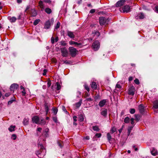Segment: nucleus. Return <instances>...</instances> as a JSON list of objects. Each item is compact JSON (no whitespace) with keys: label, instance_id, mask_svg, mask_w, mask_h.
Instances as JSON below:
<instances>
[{"label":"nucleus","instance_id":"nucleus-1","mask_svg":"<svg viewBox=\"0 0 158 158\" xmlns=\"http://www.w3.org/2000/svg\"><path fill=\"white\" fill-rule=\"evenodd\" d=\"M39 145H40V150L35 152V154L40 158H41L45 154L46 150L43 145L39 143Z\"/></svg>","mask_w":158,"mask_h":158},{"label":"nucleus","instance_id":"nucleus-2","mask_svg":"<svg viewBox=\"0 0 158 158\" xmlns=\"http://www.w3.org/2000/svg\"><path fill=\"white\" fill-rule=\"evenodd\" d=\"M99 20V23L101 26L104 25L105 24H108L109 21L108 19H106L104 17H100Z\"/></svg>","mask_w":158,"mask_h":158},{"label":"nucleus","instance_id":"nucleus-3","mask_svg":"<svg viewBox=\"0 0 158 158\" xmlns=\"http://www.w3.org/2000/svg\"><path fill=\"white\" fill-rule=\"evenodd\" d=\"M53 22L54 19L52 18L46 21L44 25V28L47 29H49L51 25L53 24Z\"/></svg>","mask_w":158,"mask_h":158},{"label":"nucleus","instance_id":"nucleus-4","mask_svg":"<svg viewBox=\"0 0 158 158\" xmlns=\"http://www.w3.org/2000/svg\"><path fill=\"white\" fill-rule=\"evenodd\" d=\"M44 2L50 4L51 3L52 1L51 0H44L43 1L41 0L39 2V6L42 9V10L43 9H44L45 8Z\"/></svg>","mask_w":158,"mask_h":158},{"label":"nucleus","instance_id":"nucleus-5","mask_svg":"<svg viewBox=\"0 0 158 158\" xmlns=\"http://www.w3.org/2000/svg\"><path fill=\"white\" fill-rule=\"evenodd\" d=\"M69 51L70 54L72 57H74L77 54V52L78 51L76 49L73 47H70L69 48Z\"/></svg>","mask_w":158,"mask_h":158},{"label":"nucleus","instance_id":"nucleus-6","mask_svg":"<svg viewBox=\"0 0 158 158\" xmlns=\"http://www.w3.org/2000/svg\"><path fill=\"white\" fill-rule=\"evenodd\" d=\"M135 88L132 85L129 88L127 94L129 95L133 96L135 94Z\"/></svg>","mask_w":158,"mask_h":158},{"label":"nucleus","instance_id":"nucleus-7","mask_svg":"<svg viewBox=\"0 0 158 158\" xmlns=\"http://www.w3.org/2000/svg\"><path fill=\"white\" fill-rule=\"evenodd\" d=\"M92 46L94 50H97L99 47V42L98 40L95 41L93 44Z\"/></svg>","mask_w":158,"mask_h":158},{"label":"nucleus","instance_id":"nucleus-8","mask_svg":"<svg viewBox=\"0 0 158 158\" xmlns=\"http://www.w3.org/2000/svg\"><path fill=\"white\" fill-rule=\"evenodd\" d=\"M51 104L47 102H45L44 104V110L46 112V115L47 114L49 111V108L50 107Z\"/></svg>","mask_w":158,"mask_h":158},{"label":"nucleus","instance_id":"nucleus-9","mask_svg":"<svg viewBox=\"0 0 158 158\" xmlns=\"http://www.w3.org/2000/svg\"><path fill=\"white\" fill-rule=\"evenodd\" d=\"M138 109L139 110V113L143 114L144 112V107L143 104H141L138 106Z\"/></svg>","mask_w":158,"mask_h":158},{"label":"nucleus","instance_id":"nucleus-10","mask_svg":"<svg viewBox=\"0 0 158 158\" xmlns=\"http://www.w3.org/2000/svg\"><path fill=\"white\" fill-rule=\"evenodd\" d=\"M61 52L62 56L64 57L67 56L68 53L67 49L65 48L61 49Z\"/></svg>","mask_w":158,"mask_h":158},{"label":"nucleus","instance_id":"nucleus-11","mask_svg":"<svg viewBox=\"0 0 158 158\" xmlns=\"http://www.w3.org/2000/svg\"><path fill=\"white\" fill-rule=\"evenodd\" d=\"M19 87L18 84L14 83L12 84L10 87V90L11 91H13L17 89Z\"/></svg>","mask_w":158,"mask_h":158},{"label":"nucleus","instance_id":"nucleus-12","mask_svg":"<svg viewBox=\"0 0 158 158\" xmlns=\"http://www.w3.org/2000/svg\"><path fill=\"white\" fill-rule=\"evenodd\" d=\"M122 10L123 12L127 13L130 11V7L128 5H126L123 7Z\"/></svg>","mask_w":158,"mask_h":158},{"label":"nucleus","instance_id":"nucleus-13","mask_svg":"<svg viewBox=\"0 0 158 158\" xmlns=\"http://www.w3.org/2000/svg\"><path fill=\"white\" fill-rule=\"evenodd\" d=\"M67 32L68 36L70 38H74L75 37V33L74 32L69 31H67Z\"/></svg>","mask_w":158,"mask_h":158},{"label":"nucleus","instance_id":"nucleus-14","mask_svg":"<svg viewBox=\"0 0 158 158\" xmlns=\"http://www.w3.org/2000/svg\"><path fill=\"white\" fill-rule=\"evenodd\" d=\"M125 0H121L118 1L116 4V6L117 7H119L123 5L125 2Z\"/></svg>","mask_w":158,"mask_h":158},{"label":"nucleus","instance_id":"nucleus-15","mask_svg":"<svg viewBox=\"0 0 158 158\" xmlns=\"http://www.w3.org/2000/svg\"><path fill=\"white\" fill-rule=\"evenodd\" d=\"M69 44L71 45H75V46L79 47L82 45V44L81 43H78L77 42L70 41L69 42Z\"/></svg>","mask_w":158,"mask_h":158},{"label":"nucleus","instance_id":"nucleus-16","mask_svg":"<svg viewBox=\"0 0 158 158\" xmlns=\"http://www.w3.org/2000/svg\"><path fill=\"white\" fill-rule=\"evenodd\" d=\"M32 121L34 123H35L36 124H39L40 119L38 117L35 116L32 118Z\"/></svg>","mask_w":158,"mask_h":158},{"label":"nucleus","instance_id":"nucleus-17","mask_svg":"<svg viewBox=\"0 0 158 158\" xmlns=\"http://www.w3.org/2000/svg\"><path fill=\"white\" fill-rule=\"evenodd\" d=\"M144 17L145 16L143 13L141 12L137 16H136L135 17V18L136 19H137L138 18L141 19L144 18Z\"/></svg>","mask_w":158,"mask_h":158},{"label":"nucleus","instance_id":"nucleus-18","mask_svg":"<svg viewBox=\"0 0 158 158\" xmlns=\"http://www.w3.org/2000/svg\"><path fill=\"white\" fill-rule=\"evenodd\" d=\"M106 99H103L100 101L99 104L98 105L100 107H103L106 104Z\"/></svg>","mask_w":158,"mask_h":158},{"label":"nucleus","instance_id":"nucleus-19","mask_svg":"<svg viewBox=\"0 0 158 158\" xmlns=\"http://www.w3.org/2000/svg\"><path fill=\"white\" fill-rule=\"evenodd\" d=\"M101 114L105 117H106L107 115V110L106 109H105L102 110L101 112Z\"/></svg>","mask_w":158,"mask_h":158},{"label":"nucleus","instance_id":"nucleus-20","mask_svg":"<svg viewBox=\"0 0 158 158\" xmlns=\"http://www.w3.org/2000/svg\"><path fill=\"white\" fill-rule=\"evenodd\" d=\"M30 13L31 16L33 17L36 16L37 15V12L35 9H31Z\"/></svg>","mask_w":158,"mask_h":158},{"label":"nucleus","instance_id":"nucleus-21","mask_svg":"<svg viewBox=\"0 0 158 158\" xmlns=\"http://www.w3.org/2000/svg\"><path fill=\"white\" fill-rule=\"evenodd\" d=\"M91 88L94 89H96L97 88V85L95 82H92L90 84Z\"/></svg>","mask_w":158,"mask_h":158},{"label":"nucleus","instance_id":"nucleus-22","mask_svg":"<svg viewBox=\"0 0 158 158\" xmlns=\"http://www.w3.org/2000/svg\"><path fill=\"white\" fill-rule=\"evenodd\" d=\"M8 19L11 23L15 22L17 19L15 17H8Z\"/></svg>","mask_w":158,"mask_h":158},{"label":"nucleus","instance_id":"nucleus-23","mask_svg":"<svg viewBox=\"0 0 158 158\" xmlns=\"http://www.w3.org/2000/svg\"><path fill=\"white\" fill-rule=\"evenodd\" d=\"M135 118V120L137 122H138L141 117V115L138 114H135L134 115Z\"/></svg>","mask_w":158,"mask_h":158},{"label":"nucleus","instance_id":"nucleus-24","mask_svg":"<svg viewBox=\"0 0 158 158\" xmlns=\"http://www.w3.org/2000/svg\"><path fill=\"white\" fill-rule=\"evenodd\" d=\"M44 10L45 12L47 14H49L52 12V10L49 7H46Z\"/></svg>","mask_w":158,"mask_h":158},{"label":"nucleus","instance_id":"nucleus-25","mask_svg":"<svg viewBox=\"0 0 158 158\" xmlns=\"http://www.w3.org/2000/svg\"><path fill=\"white\" fill-rule=\"evenodd\" d=\"M153 107L155 109L158 108V100H156L154 101L153 102Z\"/></svg>","mask_w":158,"mask_h":158},{"label":"nucleus","instance_id":"nucleus-26","mask_svg":"<svg viewBox=\"0 0 158 158\" xmlns=\"http://www.w3.org/2000/svg\"><path fill=\"white\" fill-rule=\"evenodd\" d=\"M29 123V120L28 118H25L23 119V123L24 125H27Z\"/></svg>","mask_w":158,"mask_h":158},{"label":"nucleus","instance_id":"nucleus-27","mask_svg":"<svg viewBox=\"0 0 158 158\" xmlns=\"http://www.w3.org/2000/svg\"><path fill=\"white\" fill-rule=\"evenodd\" d=\"M84 117L83 115L80 114L78 116V120L80 122H82L84 120Z\"/></svg>","mask_w":158,"mask_h":158},{"label":"nucleus","instance_id":"nucleus-28","mask_svg":"<svg viewBox=\"0 0 158 158\" xmlns=\"http://www.w3.org/2000/svg\"><path fill=\"white\" fill-rule=\"evenodd\" d=\"M118 83L119 82H118L116 85L115 86L116 89L115 90H114V92H116V90H117V91L118 90H117V89H120L122 88V86L118 84Z\"/></svg>","mask_w":158,"mask_h":158},{"label":"nucleus","instance_id":"nucleus-29","mask_svg":"<svg viewBox=\"0 0 158 158\" xmlns=\"http://www.w3.org/2000/svg\"><path fill=\"white\" fill-rule=\"evenodd\" d=\"M82 103V100H80V101L75 104L77 108H78L80 106Z\"/></svg>","mask_w":158,"mask_h":158},{"label":"nucleus","instance_id":"nucleus-30","mask_svg":"<svg viewBox=\"0 0 158 158\" xmlns=\"http://www.w3.org/2000/svg\"><path fill=\"white\" fill-rule=\"evenodd\" d=\"M107 138L109 142L110 143V141L111 140V139H112L111 137V136L110 133H107Z\"/></svg>","mask_w":158,"mask_h":158},{"label":"nucleus","instance_id":"nucleus-31","mask_svg":"<svg viewBox=\"0 0 158 158\" xmlns=\"http://www.w3.org/2000/svg\"><path fill=\"white\" fill-rule=\"evenodd\" d=\"M92 128L94 131H98L100 130L97 126H93Z\"/></svg>","mask_w":158,"mask_h":158},{"label":"nucleus","instance_id":"nucleus-32","mask_svg":"<svg viewBox=\"0 0 158 158\" xmlns=\"http://www.w3.org/2000/svg\"><path fill=\"white\" fill-rule=\"evenodd\" d=\"M130 118H129L128 117H127L125 118L124 119V122L125 123H129L130 122Z\"/></svg>","mask_w":158,"mask_h":158},{"label":"nucleus","instance_id":"nucleus-33","mask_svg":"<svg viewBox=\"0 0 158 158\" xmlns=\"http://www.w3.org/2000/svg\"><path fill=\"white\" fill-rule=\"evenodd\" d=\"M15 127V126H11L9 128L8 130L12 132L14 131V129Z\"/></svg>","mask_w":158,"mask_h":158},{"label":"nucleus","instance_id":"nucleus-34","mask_svg":"<svg viewBox=\"0 0 158 158\" xmlns=\"http://www.w3.org/2000/svg\"><path fill=\"white\" fill-rule=\"evenodd\" d=\"M57 87H56V90H59L61 88V86L60 85V83L58 82H57L56 83Z\"/></svg>","mask_w":158,"mask_h":158},{"label":"nucleus","instance_id":"nucleus-35","mask_svg":"<svg viewBox=\"0 0 158 158\" xmlns=\"http://www.w3.org/2000/svg\"><path fill=\"white\" fill-rule=\"evenodd\" d=\"M116 131V129L114 127H112L111 130L110 131L112 134H113L114 132H115Z\"/></svg>","mask_w":158,"mask_h":158},{"label":"nucleus","instance_id":"nucleus-36","mask_svg":"<svg viewBox=\"0 0 158 158\" xmlns=\"http://www.w3.org/2000/svg\"><path fill=\"white\" fill-rule=\"evenodd\" d=\"M15 101V98L14 97H13L12 98H11V100H10L8 102V105H10L13 102Z\"/></svg>","mask_w":158,"mask_h":158},{"label":"nucleus","instance_id":"nucleus-37","mask_svg":"<svg viewBox=\"0 0 158 158\" xmlns=\"http://www.w3.org/2000/svg\"><path fill=\"white\" fill-rule=\"evenodd\" d=\"M151 152L152 155L155 156L157 154V151L155 150L152 151Z\"/></svg>","mask_w":158,"mask_h":158},{"label":"nucleus","instance_id":"nucleus-38","mask_svg":"<svg viewBox=\"0 0 158 158\" xmlns=\"http://www.w3.org/2000/svg\"><path fill=\"white\" fill-rule=\"evenodd\" d=\"M84 87L85 89L88 92H89V86L88 85H87L86 84H85L84 85Z\"/></svg>","mask_w":158,"mask_h":158},{"label":"nucleus","instance_id":"nucleus-39","mask_svg":"<svg viewBox=\"0 0 158 158\" xmlns=\"http://www.w3.org/2000/svg\"><path fill=\"white\" fill-rule=\"evenodd\" d=\"M52 110L53 111V113H54V115H56L57 114L58 112L57 109L56 108H52Z\"/></svg>","mask_w":158,"mask_h":158},{"label":"nucleus","instance_id":"nucleus-40","mask_svg":"<svg viewBox=\"0 0 158 158\" xmlns=\"http://www.w3.org/2000/svg\"><path fill=\"white\" fill-rule=\"evenodd\" d=\"M131 114H134L135 113V109H130L129 110Z\"/></svg>","mask_w":158,"mask_h":158},{"label":"nucleus","instance_id":"nucleus-41","mask_svg":"<svg viewBox=\"0 0 158 158\" xmlns=\"http://www.w3.org/2000/svg\"><path fill=\"white\" fill-rule=\"evenodd\" d=\"M57 144L58 146L61 148L63 147V143L62 141H59L57 142Z\"/></svg>","mask_w":158,"mask_h":158},{"label":"nucleus","instance_id":"nucleus-42","mask_svg":"<svg viewBox=\"0 0 158 158\" xmlns=\"http://www.w3.org/2000/svg\"><path fill=\"white\" fill-rule=\"evenodd\" d=\"M60 23L59 22H58L56 26H55V29H57L60 27Z\"/></svg>","mask_w":158,"mask_h":158},{"label":"nucleus","instance_id":"nucleus-43","mask_svg":"<svg viewBox=\"0 0 158 158\" xmlns=\"http://www.w3.org/2000/svg\"><path fill=\"white\" fill-rule=\"evenodd\" d=\"M45 123V121L44 119H42L40 121H39V124L44 125Z\"/></svg>","mask_w":158,"mask_h":158},{"label":"nucleus","instance_id":"nucleus-44","mask_svg":"<svg viewBox=\"0 0 158 158\" xmlns=\"http://www.w3.org/2000/svg\"><path fill=\"white\" fill-rule=\"evenodd\" d=\"M40 19H36V20H35L33 23V24L35 25H37L40 22Z\"/></svg>","mask_w":158,"mask_h":158},{"label":"nucleus","instance_id":"nucleus-45","mask_svg":"<svg viewBox=\"0 0 158 158\" xmlns=\"http://www.w3.org/2000/svg\"><path fill=\"white\" fill-rule=\"evenodd\" d=\"M95 32H93V33L96 35L97 37H98L100 35V33L98 31H95Z\"/></svg>","mask_w":158,"mask_h":158},{"label":"nucleus","instance_id":"nucleus-46","mask_svg":"<svg viewBox=\"0 0 158 158\" xmlns=\"http://www.w3.org/2000/svg\"><path fill=\"white\" fill-rule=\"evenodd\" d=\"M17 137V136L15 134H13L12 135L11 138L13 140H15Z\"/></svg>","mask_w":158,"mask_h":158},{"label":"nucleus","instance_id":"nucleus-47","mask_svg":"<svg viewBox=\"0 0 158 158\" xmlns=\"http://www.w3.org/2000/svg\"><path fill=\"white\" fill-rule=\"evenodd\" d=\"M52 119L55 123H57V119L56 116L52 117Z\"/></svg>","mask_w":158,"mask_h":158},{"label":"nucleus","instance_id":"nucleus-48","mask_svg":"<svg viewBox=\"0 0 158 158\" xmlns=\"http://www.w3.org/2000/svg\"><path fill=\"white\" fill-rule=\"evenodd\" d=\"M134 82L135 84L137 85H139V81L138 79H136L134 80Z\"/></svg>","mask_w":158,"mask_h":158},{"label":"nucleus","instance_id":"nucleus-49","mask_svg":"<svg viewBox=\"0 0 158 158\" xmlns=\"http://www.w3.org/2000/svg\"><path fill=\"white\" fill-rule=\"evenodd\" d=\"M101 135L102 134L100 133H96L95 135V137L99 138L101 137Z\"/></svg>","mask_w":158,"mask_h":158},{"label":"nucleus","instance_id":"nucleus-50","mask_svg":"<svg viewBox=\"0 0 158 158\" xmlns=\"http://www.w3.org/2000/svg\"><path fill=\"white\" fill-rule=\"evenodd\" d=\"M30 8V5L27 6L25 10V12H27V11Z\"/></svg>","mask_w":158,"mask_h":158},{"label":"nucleus","instance_id":"nucleus-51","mask_svg":"<svg viewBox=\"0 0 158 158\" xmlns=\"http://www.w3.org/2000/svg\"><path fill=\"white\" fill-rule=\"evenodd\" d=\"M55 39L52 36L51 38V42L52 44H53L54 43Z\"/></svg>","mask_w":158,"mask_h":158},{"label":"nucleus","instance_id":"nucleus-52","mask_svg":"<svg viewBox=\"0 0 158 158\" xmlns=\"http://www.w3.org/2000/svg\"><path fill=\"white\" fill-rule=\"evenodd\" d=\"M134 120L133 118H131V123L132 125H134Z\"/></svg>","mask_w":158,"mask_h":158},{"label":"nucleus","instance_id":"nucleus-53","mask_svg":"<svg viewBox=\"0 0 158 158\" xmlns=\"http://www.w3.org/2000/svg\"><path fill=\"white\" fill-rule=\"evenodd\" d=\"M95 11V10L94 9H92L90 11L89 13H90L93 14L94 13Z\"/></svg>","mask_w":158,"mask_h":158},{"label":"nucleus","instance_id":"nucleus-54","mask_svg":"<svg viewBox=\"0 0 158 158\" xmlns=\"http://www.w3.org/2000/svg\"><path fill=\"white\" fill-rule=\"evenodd\" d=\"M77 97H79V96L81 95V93L79 91H77Z\"/></svg>","mask_w":158,"mask_h":158},{"label":"nucleus","instance_id":"nucleus-55","mask_svg":"<svg viewBox=\"0 0 158 158\" xmlns=\"http://www.w3.org/2000/svg\"><path fill=\"white\" fill-rule=\"evenodd\" d=\"M47 71V70L46 69H44V71H43L44 73H43V75L44 76L46 74Z\"/></svg>","mask_w":158,"mask_h":158},{"label":"nucleus","instance_id":"nucleus-56","mask_svg":"<svg viewBox=\"0 0 158 158\" xmlns=\"http://www.w3.org/2000/svg\"><path fill=\"white\" fill-rule=\"evenodd\" d=\"M22 95L23 96H25L26 93L25 91V89H23V90L22 91Z\"/></svg>","mask_w":158,"mask_h":158},{"label":"nucleus","instance_id":"nucleus-57","mask_svg":"<svg viewBox=\"0 0 158 158\" xmlns=\"http://www.w3.org/2000/svg\"><path fill=\"white\" fill-rule=\"evenodd\" d=\"M62 109L63 110V111H64V112H65L66 113H68V112L66 110L64 106H62Z\"/></svg>","mask_w":158,"mask_h":158},{"label":"nucleus","instance_id":"nucleus-58","mask_svg":"<svg viewBox=\"0 0 158 158\" xmlns=\"http://www.w3.org/2000/svg\"><path fill=\"white\" fill-rule=\"evenodd\" d=\"M51 85V82L50 81H48L47 83V86L48 87H49Z\"/></svg>","mask_w":158,"mask_h":158},{"label":"nucleus","instance_id":"nucleus-59","mask_svg":"<svg viewBox=\"0 0 158 158\" xmlns=\"http://www.w3.org/2000/svg\"><path fill=\"white\" fill-rule=\"evenodd\" d=\"M71 62L70 61H67V60L64 61V63H65L66 64H70V63Z\"/></svg>","mask_w":158,"mask_h":158},{"label":"nucleus","instance_id":"nucleus-60","mask_svg":"<svg viewBox=\"0 0 158 158\" xmlns=\"http://www.w3.org/2000/svg\"><path fill=\"white\" fill-rule=\"evenodd\" d=\"M134 126H131L129 127L127 130H130V131H131L132 129L133 128Z\"/></svg>","mask_w":158,"mask_h":158},{"label":"nucleus","instance_id":"nucleus-61","mask_svg":"<svg viewBox=\"0 0 158 158\" xmlns=\"http://www.w3.org/2000/svg\"><path fill=\"white\" fill-rule=\"evenodd\" d=\"M77 117L76 116H74L73 117V120L74 122H76L77 121Z\"/></svg>","mask_w":158,"mask_h":158},{"label":"nucleus","instance_id":"nucleus-62","mask_svg":"<svg viewBox=\"0 0 158 158\" xmlns=\"http://www.w3.org/2000/svg\"><path fill=\"white\" fill-rule=\"evenodd\" d=\"M155 9V11L158 13V6H156Z\"/></svg>","mask_w":158,"mask_h":158},{"label":"nucleus","instance_id":"nucleus-63","mask_svg":"<svg viewBox=\"0 0 158 158\" xmlns=\"http://www.w3.org/2000/svg\"><path fill=\"white\" fill-rule=\"evenodd\" d=\"M61 44L64 46H65L66 45V44L64 41H61Z\"/></svg>","mask_w":158,"mask_h":158},{"label":"nucleus","instance_id":"nucleus-64","mask_svg":"<svg viewBox=\"0 0 158 158\" xmlns=\"http://www.w3.org/2000/svg\"><path fill=\"white\" fill-rule=\"evenodd\" d=\"M86 100L87 101H91L93 100V99L90 98H87L86 99Z\"/></svg>","mask_w":158,"mask_h":158}]
</instances>
